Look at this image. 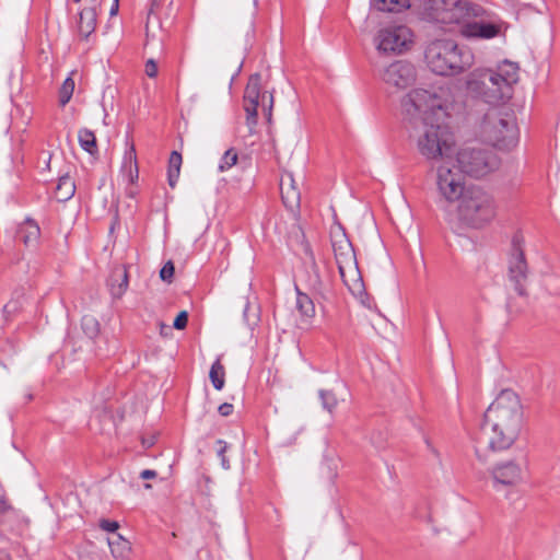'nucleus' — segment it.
<instances>
[{
	"label": "nucleus",
	"mask_w": 560,
	"mask_h": 560,
	"mask_svg": "<svg viewBox=\"0 0 560 560\" xmlns=\"http://www.w3.org/2000/svg\"><path fill=\"white\" fill-rule=\"evenodd\" d=\"M415 7L427 21L456 25L466 39L488 40L505 31V23L495 13L471 0H415Z\"/></svg>",
	"instance_id": "obj_1"
},
{
	"label": "nucleus",
	"mask_w": 560,
	"mask_h": 560,
	"mask_svg": "<svg viewBox=\"0 0 560 560\" xmlns=\"http://www.w3.org/2000/svg\"><path fill=\"white\" fill-rule=\"evenodd\" d=\"M445 108L441 95L423 89L412 90L401 100L402 113L410 120H419L422 125L418 148L428 159L447 155L453 144L452 135L443 124Z\"/></svg>",
	"instance_id": "obj_2"
},
{
	"label": "nucleus",
	"mask_w": 560,
	"mask_h": 560,
	"mask_svg": "<svg viewBox=\"0 0 560 560\" xmlns=\"http://www.w3.org/2000/svg\"><path fill=\"white\" fill-rule=\"evenodd\" d=\"M523 425V408L518 396L511 389L502 390L483 413L475 433L477 457L485 462L482 452L510 448L517 440Z\"/></svg>",
	"instance_id": "obj_3"
},
{
	"label": "nucleus",
	"mask_w": 560,
	"mask_h": 560,
	"mask_svg": "<svg viewBox=\"0 0 560 560\" xmlns=\"http://www.w3.org/2000/svg\"><path fill=\"white\" fill-rule=\"evenodd\" d=\"M468 86L477 91L488 104L497 105L509 101L513 95V85L518 81V67L511 61H503L495 70L483 69L474 72Z\"/></svg>",
	"instance_id": "obj_4"
},
{
	"label": "nucleus",
	"mask_w": 560,
	"mask_h": 560,
	"mask_svg": "<svg viewBox=\"0 0 560 560\" xmlns=\"http://www.w3.org/2000/svg\"><path fill=\"white\" fill-rule=\"evenodd\" d=\"M424 60L433 73L448 77L471 68L475 57L469 48L460 47L452 39H436L427 46Z\"/></svg>",
	"instance_id": "obj_5"
},
{
	"label": "nucleus",
	"mask_w": 560,
	"mask_h": 560,
	"mask_svg": "<svg viewBox=\"0 0 560 560\" xmlns=\"http://www.w3.org/2000/svg\"><path fill=\"white\" fill-rule=\"evenodd\" d=\"M458 219L465 225L480 229L489 224L497 214V205L491 194L479 186H468L457 208Z\"/></svg>",
	"instance_id": "obj_6"
},
{
	"label": "nucleus",
	"mask_w": 560,
	"mask_h": 560,
	"mask_svg": "<svg viewBox=\"0 0 560 560\" xmlns=\"http://www.w3.org/2000/svg\"><path fill=\"white\" fill-rule=\"evenodd\" d=\"M481 132L485 140L491 145L510 150L518 141V128L513 112L493 108L486 113Z\"/></svg>",
	"instance_id": "obj_7"
},
{
	"label": "nucleus",
	"mask_w": 560,
	"mask_h": 560,
	"mask_svg": "<svg viewBox=\"0 0 560 560\" xmlns=\"http://www.w3.org/2000/svg\"><path fill=\"white\" fill-rule=\"evenodd\" d=\"M260 98L264 105L265 117L270 124L272 118L273 94L271 92L261 93V75L259 73H254L248 79L243 96L246 124L250 132H253L258 121V106Z\"/></svg>",
	"instance_id": "obj_8"
},
{
	"label": "nucleus",
	"mask_w": 560,
	"mask_h": 560,
	"mask_svg": "<svg viewBox=\"0 0 560 560\" xmlns=\"http://www.w3.org/2000/svg\"><path fill=\"white\" fill-rule=\"evenodd\" d=\"M457 163L462 173L481 178L500 166V159L491 149L464 148L457 153Z\"/></svg>",
	"instance_id": "obj_9"
},
{
	"label": "nucleus",
	"mask_w": 560,
	"mask_h": 560,
	"mask_svg": "<svg viewBox=\"0 0 560 560\" xmlns=\"http://www.w3.org/2000/svg\"><path fill=\"white\" fill-rule=\"evenodd\" d=\"M523 243V236L520 233H515L512 237L511 249L508 255V278L518 295L527 296L526 283L529 268Z\"/></svg>",
	"instance_id": "obj_10"
},
{
	"label": "nucleus",
	"mask_w": 560,
	"mask_h": 560,
	"mask_svg": "<svg viewBox=\"0 0 560 560\" xmlns=\"http://www.w3.org/2000/svg\"><path fill=\"white\" fill-rule=\"evenodd\" d=\"M436 184L440 194L450 202L460 200L468 188L463 176L446 165L438 168Z\"/></svg>",
	"instance_id": "obj_11"
},
{
	"label": "nucleus",
	"mask_w": 560,
	"mask_h": 560,
	"mask_svg": "<svg viewBox=\"0 0 560 560\" xmlns=\"http://www.w3.org/2000/svg\"><path fill=\"white\" fill-rule=\"evenodd\" d=\"M409 27L398 25L381 30L377 49L384 52H402L412 43Z\"/></svg>",
	"instance_id": "obj_12"
},
{
	"label": "nucleus",
	"mask_w": 560,
	"mask_h": 560,
	"mask_svg": "<svg viewBox=\"0 0 560 560\" xmlns=\"http://www.w3.org/2000/svg\"><path fill=\"white\" fill-rule=\"evenodd\" d=\"M382 78L387 85L402 90L415 83L417 71L411 62L398 60L384 70Z\"/></svg>",
	"instance_id": "obj_13"
},
{
	"label": "nucleus",
	"mask_w": 560,
	"mask_h": 560,
	"mask_svg": "<svg viewBox=\"0 0 560 560\" xmlns=\"http://www.w3.org/2000/svg\"><path fill=\"white\" fill-rule=\"evenodd\" d=\"M345 285L357 298H359L363 305L371 308V302L368 293L365 292L364 282L358 266V262L339 271Z\"/></svg>",
	"instance_id": "obj_14"
},
{
	"label": "nucleus",
	"mask_w": 560,
	"mask_h": 560,
	"mask_svg": "<svg viewBox=\"0 0 560 560\" xmlns=\"http://www.w3.org/2000/svg\"><path fill=\"white\" fill-rule=\"evenodd\" d=\"M279 186L283 205L291 211L298 210L301 203V192L293 173L283 171Z\"/></svg>",
	"instance_id": "obj_15"
},
{
	"label": "nucleus",
	"mask_w": 560,
	"mask_h": 560,
	"mask_svg": "<svg viewBox=\"0 0 560 560\" xmlns=\"http://www.w3.org/2000/svg\"><path fill=\"white\" fill-rule=\"evenodd\" d=\"M491 476L495 483L515 486L522 480V468L514 460L503 462L492 468Z\"/></svg>",
	"instance_id": "obj_16"
},
{
	"label": "nucleus",
	"mask_w": 560,
	"mask_h": 560,
	"mask_svg": "<svg viewBox=\"0 0 560 560\" xmlns=\"http://www.w3.org/2000/svg\"><path fill=\"white\" fill-rule=\"evenodd\" d=\"M108 285L114 298H121L128 288V272L126 267H119L113 270Z\"/></svg>",
	"instance_id": "obj_17"
},
{
	"label": "nucleus",
	"mask_w": 560,
	"mask_h": 560,
	"mask_svg": "<svg viewBox=\"0 0 560 560\" xmlns=\"http://www.w3.org/2000/svg\"><path fill=\"white\" fill-rule=\"evenodd\" d=\"M96 27V11L94 8H85L79 13L78 32L86 39Z\"/></svg>",
	"instance_id": "obj_18"
},
{
	"label": "nucleus",
	"mask_w": 560,
	"mask_h": 560,
	"mask_svg": "<svg viewBox=\"0 0 560 560\" xmlns=\"http://www.w3.org/2000/svg\"><path fill=\"white\" fill-rule=\"evenodd\" d=\"M331 246L334 254H342L346 252L354 250L350 240L348 238L345 230L338 225L330 231Z\"/></svg>",
	"instance_id": "obj_19"
},
{
	"label": "nucleus",
	"mask_w": 560,
	"mask_h": 560,
	"mask_svg": "<svg viewBox=\"0 0 560 560\" xmlns=\"http://www.w3.org/2000/svg\"><path fill=\"white\" fill-rule=\"evenodd\" d=\"M75 192L74 180L68 175H62L58 179V184L55 189V198L59 202L68 201L73 197Z\"/></svg>",
	"instance_id": "obj_20"
},
{
	"label": "nucleus",
	"mask_w": 560,
	"mask_h": 560,
	"mask_svg": "<svg viewBox=\"0 0 560 560\" xmlns=\"http://www.w3.org/2000/svg\"><path fill=\"white\" fill-rule=\"evenodd\" d=\"M40 230L39 226L32 220H26L23 225L20 226L18 231L19 238L26 245L36 244L39 238Z\"/></svg>",
	"instance_id": "obj_21"
},
{
	"label": "nucleus",
	"mask_w": 560,
	"mask_h": 560,
	"mask_svg": "<svg viewBox=\"0 0 560 560\" xmlns=\"http://www.w3.org/2000/svg\"><path fill=\"white\" fill-rule=\"evenodd\" d=\"M296 308L302 317L310 319L315 315V305L308 294L303 293L296 287Z\"/></svg>",
	"instance_id": "obj_22"
},
{
	"label": "nucleus",
	"mask_w": 560,
	"mask_h": 560,
	"mask_svg": "<svg viewBox=\"0 0 560 560\" xmlns=\"http://www.w3.org/2000/svg\"><path fill=\"white\" fill-rule=\"evenodd\" d=\"M183 163L182 154L177 151H173L168 159L167 180L168 185L174 188L177 184L180 166Z\"/></svg>",
	"instance_id": "obj_23"
},
{
	"label": "nucleus",
	"mask_w": 560,
	"mask_h": 560,
	"mask_svg": "<svg viewBox=\"0 0 560 560\" xmlns=\"http://www.w3.org/2000/svg\"><path fill=\"white\" fill-rule=\"evenodd\" d=\"M78 138H79L80 147L84 151H86L91 155H94L95 153H97L98 149H97L96 137L92 130H90L88 128L80 129Z\"/></svg>",
	"instance_id": "obj_24"
},
{
	"label": "nucleus",
	"mask_w": 560,
	"mask_h": 560,
	"mask_svg": "<svg viewBox=\"0 0 560 560\" xmlns=\"http://www.w3.org/2000/svg\"><path fill=\"white\" fill-rule=\"evenodd\" d=\"M110 551L115 558H124L130 551V544L119 534H115L108 538Z\"/></svg>",
	"instance_id": "obj_25"
},
{
	"label": "nucleus",
	"mask_w": 560,
	"mask_h": 560,
	"mask_svg": "<svg viewBox=\"0 0 560 560\" xmlns=\"http://www.w3.org/2000/svg\"><path fill=\"white\" fill-rule=\"evenodd\" d=\"M306 283L314 294L324 296V283L320 279L318 267L314 260L311 265V270L307 271Z\"/></svg>",
	"instance_id": "obj_26"
},
{
	"label": "nucleus",
	"mask_w": 560,
	"mask_h": 560,
	"mask_svg": "<svg viewBox=\"0 0 560 560\" xmlns=\"http://www.w3.org/2000/svg\"><path fill=\"white\" fill-rule=\"evenodd\" d=\"M209 377L217 390H221L223 388L225 382V370L220 359H217L211 365Z\"/></svg>",
	"instance_id": "obj_27"
},
{
	"label": "nucleus",
	"mask_w": 560,
	"mask_h": 560,
	"mask_svg": "<svg viewBox=\"0 0 560 560\" xmlns=\"http://www.w3.org/2000/svg\"><path fill=\"white\" fill-rule=\"evenodd\" d=\"M82 329L84 334L91 338L94 339L98 336L101 327L98 320L92 316V315H85L82 317Z\"/></svg>",
	"instance_id": "obj_28"
},
{
	"label": "nucleus",
	"mask_w": 560,
	"mask_h": 560,
	"mask_svg": "<svg viewBox=\"0 0 560 560\" xmlns=\"http://www.w3.org/2000/svg\"><path fill=\"white\" fill-rule=\"evenodd\" d=\"M377 9L381 11H399L405 8H409V0H376Z\"/></svg>",
	"instance_id": "obj_29"
},
{
	"label": "nucleus",
	"mask_w": 560,
	"mask_h": 560,
	"mask_svg": "<svg viewBox=\"0 0 560 560\" xmlns=\"http://www.w3.org/2000/svg\"><path fill=\"white\" fill-rule=\"evenodd\" d=\"M73 91H74V81L71 77H68L60 90H59V104L60 106H65L66 104L69 103V101L71 100L72 97V94H73Z\"/></svg>",
	"instance_id": "obj_30"
},
{
	"label": "nucleus",
	"mask_w": 560,
	"mask_h": 560,
	"mask_svg": "<svg viewBox=\"0 0 560 560\" xmlns=\"http://www.w3.org/2000/svg\"><path fill=\"white\" fill-rule=\"evenodd\" d=\"M336 264L338 266V270H342L343 268H347L348 266L357 264V257L355 252H346L342 254H335Z\"/></svg>",
	"instance_id": "obj_31"
},
{
	"label": "nucleus",
	"mask_w": 560,
	"mask_h": 560,
	"mask_svg": "<svg viewBox=\"0 0 560 560\" xmlns=\"http://www.w3.org/2000/svg\"><path fill=\"white\" fill-rule=\"evenodd\" d=\"M237 152L234 149H229L224 152L221 162L219 164V171L224 172L237 163Z\"/></svg>",
	"instance_id": "obj_32"
},
{
	"label": "nucleus",
	"mask_w": 560,
	"mask_h": 560,
	"mask_svg": "<svg viewBox=\"0 0 560 560\" xmlns=\"http://www.w3.org/2000/svg\"><path fill=\"white\" fill-rule=\"evenodd\" d=\"M319 398L322 400L323 407L329 412H332V410L337 407L338 401L332 392L320 389Z\"/></svg>",
	"instance_id": "obj_33"
},
{
	"label": "nucleus",
	"mask_w": 560,
	"mask_h": 560,
	"mask_svg": "<svg viewBox=\"0 0 560 560\" xmlns=\"http://www.w3.org/2000/svg\"><path fill=\"white\" fill-rule=\"evenodd\" d=\"M174 272H175L174 262L172 260H168L161 268V270H160V278L164 282L172 283L173 282V278H174Z\"/></svg>",
	"instance_id": "obj_34"
},
{
	"label": "nucleus",
	"mask_w": 560,
	"mask_h": 560,
	"mask_svg": "<svg viewBox=\"0 0 560 560\" xmlns=\"http://www.w3.org/2000/svg\"><path fill=\"white\" fill-rule=\"evenodd\" d=\"M188 324V312L182 311L177 314L173 322V327L177 330H183L187 327Z\"/></svg>",
	"instance_id": "obj_35"
},
{
	"label": "nucleus",
	"mask_w": 560,
	"mask_h": 560,
	"mask_svg": "<svg viewBox=\"0 0 560 560\" xmlns=\"http://www.w3.org/2000/svg\"><path fill=\"white\" fill-rule=\"evenodd\" d=\"M100 527L106 532L112 533L113 535L116 534V530L119 528V524L116 521L110 520H101L100 521Z\"/></svg>",
	"instance_id": "obj_36"
},
{
	"label": "nucleus",
	"mask_w": 560,
	"mask_h": 560,
	"mask_svg": "<svg viewBox=\"0 0 560 560\" xmlns=\"http://www.w3.org/2000/svg\"><path fill=\"white\" fill-rule=\"evenodd\" d=\"M125 162H129L130 166L133 164L136 175L138 176V164H137L136 150H135L133 145H131L129 151L126 152Z\"/></svg>",
	"instance_id": "obj_37"
},
{
	"label": "nucleus",
	"mask_w": 560,
	"mask_h": 560,
	"mask_svg": "<svg viewBox=\"0 0 560 560\" xmlns=\"http://www.w3.org/2000/svg\"><path fill=\"white\" fill-rule=\"evenodd\" d=\"M145 74L149 78H155L158 75V65L153 59H149L145 62Z\"/></svg>",
	"instance_id": "obj_38"
},
{
	"label": "nucleus",
	"mask_w": 560,
	"mask_h": 560,
	"mask_svg": "<svg viewBox=\"0 0 560 560\" xmlns=\"http://www.w3.org/2000/svg\"><path fill=\"white\" fill-rule=\"evenodd\" d=\"M217 443L220 445V448L218 450V455L221 457L222 465L223 467L229 468L228 460L224 456V453L226 452L228 448V444L222 440H218Z\"/></svg>",
	"instance_id": "obj_39"
},
{
	"label": "nucleus",
	"mask_w": 560,
	"mask_h": 560,
	"mask_svg": "<svg viewBox=\"0 0 560 560\" xmlns=\"http://www.w3.org/2000/svg\"><path fill=\"white\" fill-rule=\"evenodd\" d=\"M233 405L232 404H229V402H223L219 406L218 408V411L219 413L222 416V417H228L230 415H232L233 412Z\"/></svg>",
	"instance_id": "obj_40"
},
{
	"label": "nucleus",
	"mask_w": 560,
	"mask_h": 560,
	"mask_svg": "<svg viewBox=\"0 0 560 560\" xmlns=\"http://www.w3.org/2000/svg\"><path fill=\"white\" fill-rule=\"evenodd\" d=\"M158 476L155 470L144 469L140 472V478L142 479H154Z\"/></svg>",
	"instance_id": "obj_41"
},
{
	"label": "nucleus",
	"mask_w": 560,
	"mask_h": 560,
	"mask_svg": "<svg viewBox=\"0 0 560 560\" xmlns=\"http://www.w3.org/2000/svg\"><path fill=\"white\" fill-rule=\"evenodd\" d=\"M159 326H160V334L162 336H167L168 332L171 331V327L167 326L166 324H164L163 322H160Z\"/></svg>",
	"instance_id": "obj_42"
},
{
	"label": "nucleus",
	"mask_w": 560,
	"mask_h": 560,
	"mask_svg": "<svg viewBox=\"0 0 560 560\" xmlns=\"http://www.w3.org/2000/svg\"><path fill=\"white\" fill-rule=\"evenodd\" d=\"M117 11H118V0H114V4H113V7L110 9V15L116 14Z\"/></svg>",
	"instance_id": "obj_43"
},
{
	"label": "nucleus",
	"mask_w": 560,
	"mask_h": 560,
	"mask_svg": "<svg viewBox=\"0 0 560 560\" xmlns=\"http://www.w3.org/2000/svg\"><path fill=\"white\" fill-rule=\"evenodd\" d=\"M9 509L5 501H0V513H4Z\"/></svg>",
	"instance_id": "obj_44"
},
{
	"label": "nucleus",
	"mask_w": 560,
	"mask_h": 560,
	"mask_svg": "<svg viewBox=\"0 0 560 560\" xmlns=\"http://www.w3.org/2000/svg\"><path fill=\"white\" fill-rule=\"evenodd\" d=\"M144 487H145L147 489L151 488V486H150L149 483L144 485Z\"/></svg>",
	"instance_id": "obj_45"
},
{
	"label": "nucleus",
	"mask_w": 560,
	"mask_h": 560,
	"mask_svg": "<svg viewBox=\"0 0 560 560\" xmlns=\"http://www.w3.org/2000/svg\"><path fill=\"white\" fill-rule=\"evenodd\" d=\"M254 7L255 8L257 7V0H254Z\"/></svg>",
	"instance_id": "obj_46"
},
{
	"label": "nucleus",
	"mask_w": 560,
	"mask_h": 560,
	"mask_svg": "<svg viewBox=\"0 0 560 560\" xmlns=\"http://www.w3.org/2000/svg\"><path fill=\"white\" fill-rule=\"evenodd\" d=\"M72 1L75 2V3H79L81 0H72Z\"/></svg>",
	"instance_id": "obj_47"
}]
</instances>
